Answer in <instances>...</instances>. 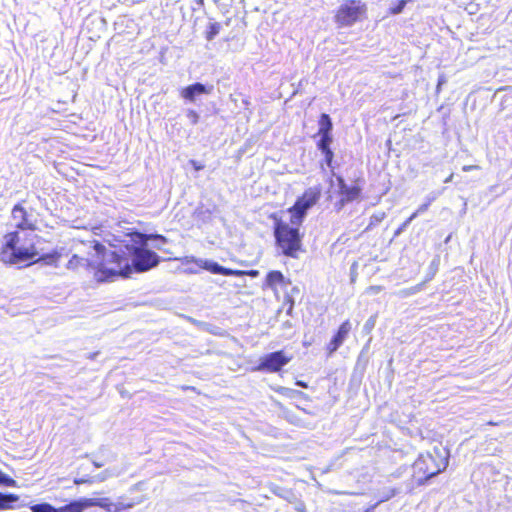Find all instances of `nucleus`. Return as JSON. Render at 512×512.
<instances>
[{
    "mask_svg": "<svg viewBox=\"0 0 512 512\" xmlns=\"http://www.w3.org/2000/svg\"><path fill=\"white\" fill-rule=\"evenodd\" d=\"M35 232L13 230L4 235L0 259L5 264H33L42 259L36 246Z\"/></svg>",
    "mask_w": 512,
    "mask_h": 512,
    "instance_id": "1",
    "label": "nucleus"
},
{
    "mask_svg": "<svg viewBox=\"0 0 512 512\" xmlns=\"http://www.w3.org/2000/svg\"><path fill=\"white\" fill-rule=\"evenodd\" d=\"M92 275L98 283L110 282L119 276H127L130 271L128 258L116 251H109L97 240L92 241Z\"/></svg>",
    "mask_w": 512,
    "mask_h": 512,
    "instance_id": "2",
    "label": "nucleus"
},
{
    "mask_svg": "<svg viewBox=\"0 0 512 512\" xmlns=\"http://www.w3.org/2000/svg\"><path fill=\"white\" fill-rule=\"evenodd\" d=\"M269 218L274 222V237L277 247L282 254L295 258L302 250V234L300 227L291 222L284 221L277 213L270 214Z\"/></svg>",
    "mask_w": 512,
    "mask_h": 512,
    "instance_id": "3",
    "label": "nucleus"
},
{
    "mask_svg": "<svg viewBox=\"0 0 512 512\" xmlns=\"http://www.w3.org/2000/svg\"><path fill=\"white\" fill-rule=\"evenodd\" d=\"M131 241L135 244L145 246L149 239H157L162 242H166V238L160 234L147 235L141 232H131L128 234ZM133 266L137 272H145L159 263V256L152 250L144 247H134L133 251Z\"/></svg>",
    "mask_w": 512,
    "mask_h": 512,
    "instance_id": "4",
    "label": "nucleus"
},
{
    "mask_svg": "<svg viewBox=\"0 0 512 512\" xmlns=\"http://www.w3.org/2000/svg\"><path fill=\"white\" fill-rule=\"evenodd\" d=\"M368 6L362 0H344L335 10L333 21L337 28L352 27L367 19Z\"/></svg>",
    "mask_w": 512,
    "mask_h": 512,
    "instance_id": "5",
    "label": "nucleus"
},
{
    "mask_svg": "<svg viewBox=\"0 0 512 512\" xmlns=\"http://www.w3.org/2000/svg\"><path fill=\"white\" fill-rule=\"evenodd\" d=\"M447 462L438 461L431 454L420 455L413 463V478L417 485H423L446 468Z\"/></svg>",
    "mask_w": 512,
    "mask_h": 512,
    "instance_id": "6",
    "label": "nucleus"
},
{
    "mask_svg": "<svg viewBox=\"0 0 512 512\" xmlns=\"http://www.w3.org/2000/svg\"><path fill=\"white\" fill-rule=\"evenodd\" d=\"M321 194L322 190L320 186L306 189L296 199L295 203L287 209V212L290 214L291 222L302 225L308 210L317 204Z\"/></svg>",
    "mask_w": 512,
    "mask_h": 512,
    "instance_id": "7",
    "label": "nucleus"
},
{
    "mask_svg": "<svg viewBox=\"0 0 512 512\" xmlns=\"http://www.w3.org/2000/svg\"><path fill=\"white\" fill-rule=\"evenodd\" d=\"M92 506H98L109 511L113 506V502L109 498H84L59 510L48 503L36 504L31 507V510L32 512H81Z\"/></svg>",
    "mask_w": 512,
    "mask_h": 512,
    "instance_id": "8",
    "label": "nucleus"
},
{
    "mask_svg": "<svg viewBox=\"0 0 512 512\" xmlns=\"http://www.w3.org/2000/svg\"><path fill=\"white\" fill-rule=\"evenodd\" d=\"M336 181L338 200L335 203V208L337 211L342 210L349 203L362 200L364 183L362 178H356L349 184L342 176H337Z\"/></svg>",
    "mask_w": 512,
    "mask_h": 512,
    "instance_id": "9",
    "label": "nucleus"
},
{
    "mask_svg": "<svg viewBox=\"0 0 512 512\" xmlns=\"http://www.w3.org/2000/svg\"><path fill=\"white\" fill-rule=\"evenodd\" d=\"M11 219L15 223V230L36 232L38 229V220L34 215V210L26 207V200L17 202L11 209Z\"/></svg>",
    "mask_w": 512,
    "mask_h": 512,
    "instance_id": "10",
    "label": "nucleus"
},
{
    "mask_svg": "<svg viewBox=\"0 0 512 512\" xmlns=\"http://www.w3.org/2000/svg\"><path fill=\"white\" fill-rule=\"evenodd\" d=\"M292 360L284 350H278L263 355L252 370L258 372L278 373Z\"/></svg>",
    "mask_w": 512,
    "mask_h": 512,
    "instance_id": "11",
    "label": "nucleus"
},
{
    "mask_svg": "<svg viewBox=\"0 0 512 512\" xmlns=\"http://www.w3.org/2000/svg\"><path fill=\"white\" fill-rule=\"evenodd\" d=\"M319 129L317 131V135L320 136L319 141L316 146L318 150H328L331 147V143L333 141L332 137V129L333 123L330 116L326 113H322L318 119Z\"/></svg>",
    "mask_w": 512,
    "mask_h": 512,
    "instance_id": "12",
    "label": "nucleus"
},
{
    "mask_svg": "<svg viewBox=\"0 0 512 512\" xmlns=\"http://www.w3.org/2000/svg\"><path fill=\"white\" fill-rule=\"evenodd\" d=\"M351 330L352 324L349 319L344 320L339 325L330 341L325 346L327 356H332L342 346L344 341L348 338Z\"/></svg>",
    "mask_w": 512,
    "mask_h": 512,
    "instance_id": "13",
    "label": "nucleus"
},
{
    "mask_svg": "<svg viewBox=\"0 0 512 512\" xmlns=\"http://www.w3.org/2000/svg\"><path fill=\"white\" fill-rule=\"evenodd\" d=\"M201 267L212 274H220L224 276H245V270H237L226 268L219 265L217 262L206 260L202 263Z\"/></svg>",
    "mask_w": 512,
    "mask_h": 512,
    "instance_id": "14",
    "label": "nucleus"
},
{
    "mask_svg": "<svg viewBox=\"0 0 512 512\" xmlns=\"http://www.w3.org/2000/svg\"><path fill=\"white\" fill-rule=\"evenodd\" d=\"M92 254L89 257H82L74 254L67 262V268L72 271H79L85 269L86 271H92Z\"/></svg>",
    "mask_w": 512,
    "mask_h": 512,
    "instance_id": "15",
    "label": "nucleus"
},
{
    "mask_svg": "<svg viewBox=\"0 0 512 512\" xmlns=\"http://www.w3.org/2000/svg\"><path fill=\"white\" fill-rule=\"evenodd\" d=\"M208 93L210 91L201 83L191 84L180 91L181 97L190 102H194L196 96Z\"/></svg>",
    "mask_w": 512,
    "mask_h": 512,
    "instance_id": "16",
    "label": "nucleus"
},
{
    "mask_svg": "<svg viewBox=\"0 0 512 512\" xmlns=\"http://www.w3.org/2000/svg\"><path fill=\"white\" fill-rule=\"evenodd\" d=\"M265 284L268 288L276 291L278 287L286 286V280L283 273L279 270L269 271L265 278Z\"/></svg>",
    "mask_w": 512,
    "mask_h": 512,
    "instance_id": "17",
    "label": "nucleus"
},
{
    "mask_svg": "<svg viewBox=\"0 0 512 512\" xmlns=\"http://www.w3.org/2000/svg\"><path fill=\"white\" fill-rule=\"evenodd\" d=\"M18 500V496L14 494L0 493V509H11L12 503Z\"/></svg>",
    "mask_w": 512,
    "mask_h": 512,
    "instance_id": "18",
    "label": "nucleus"
},
{
    "mask_svg": "<svg viewBox=\"0 0 512 512\" xmlns=\"http://www.w3.org/2000/svg\"><path fill=\"white\" fill-rule=\"evenodd\" d=\"M220 30H221L220 23H218V22L209 23L206 28V31H205L206 40H208V41L213 40L215 38V36H217L219 34Z\"/></svg>",
    "mask_w": 512,
    "mask_h": 512,
    "instance_id": "19",
    "label": "nucleus"
},
{
    "mask_svg": "<svg viewBox=\"0 0 512 512\" xmlns=\"http://www.w3.org/2000/svg\"><path fill=\"white\" fill-rule=\"evenodd\" d=\"M409 1L410 0H399L394 6L389 8V13L392 15L401 13Z\"/></svg>",
    "mask_w": 512,
    "mask_h": 512,
    "instance_id": "20",
    "label": "nucleus"
},
{
    "mask_svg": "<svg viewBox=\"0 0 512 512\" xmlns=\"http://www.w3.org/2000/svg\"><path fill=\"white\" fill-rule=\"evenodd\" d=\"M321 152L324 155V160H325V163L327 164V166L332 167L333 159H334V153H333L332 149L330 148L328 150H323Z\"/></svg>",
    "mask_w": 512,
    "mask_h": 512,
    "instance_id": "21",
    "label": "nucleus"
},
{
    "mask_svg": "<svg viewBox=\"0 0 512 512\" xmlns=\"http://www.w3.org/2000/svg\"><path fill=\"white\" fill-rule=\"evenodd\" d=\"M14 483H15V481H14L11 477H9V476L5 475V474L0 470V484H1V485L11 486V485H13Z\"/></svg>",
    "mask_w": 512,
    "mask_h": 512,
    "instance_id": "22",
    "label": "nucleus"
},
{
    "mask_svg": "<svg viewBox=\"0 0 512 512\" xmlns=\"http://www.w3.org/2000/svg\"><path fill=\"white\" fill-rule=\"evenodd\" d=\"M429 207V203H424L418 207V209L411 214V218H416L419 214L425 212Z\"/></svg>",
    "mask_w": 512,
    "mask_h": 512,
    "instance_id": "23",
    "label": "nucleus"
},
{
    "mask_svg": "<svg viewBox=\"0 0 512 512\" xmlns=\"http://www.w3.org/2000/svg\"><path fill=\"white\" fill-rule=\"evenodd\" d=\"M187 116L192 120L193 123H197L198 122L199 116H198V113L196 111L189 110L187 112Z\"/></svg>",
    "mask_w": 512,
    "mask_h": 512,
    "instance_id": "24",
    "label": "nucleus"
},
{
    "mask_svg": "<svg viewBox=\"0 0 512 512\" xmlns=\"http://www.w3.org/2000/svg\"><path fill=\"white\" fill-rule=\"evenodd\" d=\"M414 218H411V215L400 225V227L397 230V233L403 231L413 220Z\"/></svg>",
    "mask_w": 512,
    "mask_h": 512,
    "instance_id": "25",
    "label": "nucleus"
},
{
    "mask_svg": "<svg viewBox=\"0 0 512 512\" xmlns=\"http://www.w3.org/2000/svg\"><path fill=\"white\" fill-rule=\"evenodd\" d=\"M190 164L196 171H200L204 168V165H202L201 163H199L198 161H195V160H191Z\"/></svg>",
    "mask_w": 512,
    "mask_h": 512,
    "instance_id": "26",
    "label": "nucleus"
},
{
    "mask_svg": "<svg viewBox=\"0 0 512 512\" xmlns=\"http://www.w3.org/2000/svg\"><path fill=\"white\" fill-rule=\"evenodd\" d=\"M259 274L260 272L256 269L245 270V276L257 277L259 276Z\"/></svg>",
    "mask_w": 512,
    "mask_h": 512,
    "instance_id": "27",
    "label": "nucleus"
},
{
    "mask_svg": "<svg viewBox=\"0 0 512 512\" xmlns=\"http://www.w3.org/2000/svg\"><path fill=\"white\" fill-rule=\"evenodd\" d=\"M478 169H480V167L478 165H465L462 167V170L464 172H469V171L478 170Z\"/></svg>",
    "mask_w": 512,
    "mask_h": 512,
    "instance_id": "28",
    "label": "nucleus"
},
{
    "mask_svg": "<svg viewBox=\"0 0 512 512\" xmlns=\"http://www.w3.org/2000/svg\"><path fill=\"white\" fill-rule=\"evenodd\" d=\"M296 385L299 387H302V388L308 387L307 383H305L304 381H301V380L296 381Z\"/></svg>",
    "mask_w": 512,
    "mask_h": 512,
    "instance_id": "29",
    "label": "nucleus"
},
{
    "mask_svg": "<svg viewBox=\"0 0 512 512\" xmlns=\"http://www.w3.org/2000/svg\"><path fill=\"white\" fill-rule=\"evenodd\" d=\"M371 225H372V224H369L368 226H366V227H365V229H364V232H365V231H368V230L371 228Z\"/></svg>",
    "mask_w": 512,
    "mask_h": 512,
    "instance_id": "30",
    "label": "nucleus"
},
{
    "mask_svg": "<svg viewBox=\"0 0 512 512\" xmlns=\"http://www.w3.org/2000/svg\"><path fill=\"white\" fill-rule=\"evenodd\" d=\"M452 176H453V175H450V176L445 180V182H449V181L451 180Z\"/></svg>",
    "mask_w": 512,
    "mask_h": 512,
    "instance_id": "31",
    "label": "nucleus"
}]
</instances>
